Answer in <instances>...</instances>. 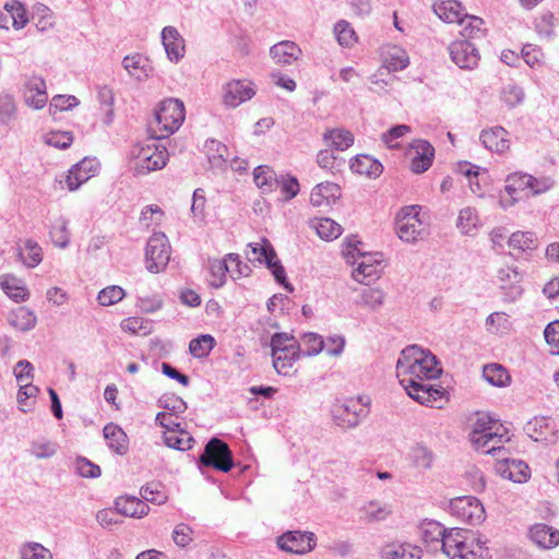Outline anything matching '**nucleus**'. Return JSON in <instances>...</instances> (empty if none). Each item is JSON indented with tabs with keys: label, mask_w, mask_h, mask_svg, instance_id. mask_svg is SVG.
Here are the masks:
<instances>
[{
	"label": "nucleus",
	"mask_w": 559,
	"mask_h": 559,
	"mask_svg": "<svg viewBox=\"0 0 559 559\" xmlns=\"http://www.w3.org/2000/svg\"><path fill=\"white\" fill-rule=\"evenodd\" d=\"M440 374L437 358L429 350L409 345L401 352L396 377L408 396L419 404L432 407L443 396V389L427 383Z\"/></svg>",
	"instance_id": "nucleus-1"
},
{
	"label": "nucleus",
	"mask_w": 559,
	"mask_h": 559,
	"mask_svg": "<svg viewBox=\"0 0 559 559\" xmlns=\"http://www.w3.org/2000/svg\"><path fill=\"white\" fill-rule=\"evenodd\" d=\"M555 181L550 177H534L524 171H514L507 176L504 191L507 198H500V205L503 209L513 206L519 200L524 197L538 195L550 190Z\"/></svg>",
	"instance_id": "nucleus-2"
},
{
	"label": "nucleus",
	"mask_w": 559,
	"mask_h": 559,
	"mask_svg": "<svg viewBox=\"0 0 559 559\" xmlns=\"http://www.w3.org/2000/svg\"><path fill=\"white\" fill-rule=\"evenodd\" d=\"M485 543L472 537L468 531L453 527L449 530V536L443 544V552L450 559H487L488 548Z\"/></svg>",
	"instance_id": "nucleus-3"
},
{
	"label": "nucleus",
	"mask_w": 559,
	"mask_h": 559,
	"mask_svg": "<svg viewBox=\"0 0 559 559\" xmlns=\"http://www.w3.org/2000/svg\"><path fill=\"white\" fill-rule=\"evenodd\" d=\"M186 117L183 103L177 98H167L159 103L150 131L154 139H165L176 132Z\"/></svg>",
	"instance_id": "nucleus-4"
},
{
	"label": "nucleus",
	"mask_w": 559,
	"mask_h": 559,
	"mask_svg": "<svg viewBox=\"0 0 559 559\" xmlns=\"http://www.w3.org/2000/svg\"><path fill=\"white\" fill-rule=\"evenodd\" d=\"M343 254L349 264H356L357 267L353 271V277L359 282L365 283L367 280H373L380 274V264L382 262V254L379 252L368 253L361 252L356 245L350 241L345 243Z\"/></svg>",
	"instance_id": "nucleus-5"
},
{
	"label": "nucleus",
	"mask_w": 559,
	"mask_h": 559,
	"mask_svg": "<svg viewBox=\"0 0 559 559\" xmlns=\"http://www.w3.org/2000/svg\"><path fill=\"white\" fill-rule=\"evenodd\" d=\"M153 138L145 144H138L131 152L134 158V169L139 175L162 169L168 160V152L165 146L159 145Z\"/></svg>",
	"instance_id": "nucleus-6"
},
{
	"label": "nucleus",
	"mask_w": 559,
	"mask_h": 559,
	"mask_svg": "<svg viewBox=\"0 0 559 559\" xmlns=\"http://www.w3.org/2000/svg\"><path fill=\"white\" fill-rule=\"evenodd\" d=\"M421 207L411 205L403 207L396 215V234L405 242H415L426 235V224L420 218Z\"/></svg>",
	"instance_id": "nucleus-7"
},
{
	"label": "nucleus",
	"mask_w": 559,
	"mask_h": 559,
	"mask_svg": "<svg viewBox=\"0 0 559 559\" xmlns=\"http://www.w3.org/2000/svg\"><path fill=\"white\" fill-rule=\"evenodd\" d=\"M171 248L164 233H154L147 241L145 260L146 269L151 273H159L165 270L170 260Z\"/></svg>",
	"instance_id": "nucleus-8"
},
{
	"label": "nucleus",
	"mask_w": 559,
	"mask_h": 559,
	"mask_svg": "<svg viewBox=\"0 0 559 559\" xmlns=\"http://www.w3.org/2000/svg\"><path fill=\"white\" fill-rule=\"evenodd\" d=\"M200 463L227 473L234 466L233 453L226 442L218 438H212L200 456Z\"/></svg>",
	"instance_id": "nucleus-9"
},
{
	"label": "nucleus",
	"mask_w": 559,
	"mask_h": 559,
	"mask_svg": "<svg viewBox=\"0 0 559 559\" xmlns=\"http://www.w3.org/2000/svg\"><path fill=\"white\" fill-rule=\"evenodd\" d=\"M450 511L463 522L472 525L485 520V509L480 501L472 496H462L451 500Z\"/></svg>",
	"instance_id": "nucleus-10"
},
{
	"label": "nucleus",
	"mask_w": 559,
	"mask_h": 559,
	"mask_svg": "<svg viewBox=\"0 0 559 559\" xmlns=\"http://www.w3.org/2000/svg\"><path fill=\"white\" fill-rule=\"evenodd\" d=\"M333 418L337 426L343 428L356 427L368 414L367 405L355 400H348L334 406Z\"/></svg>",
	"instance_id": "nucleus-11"
},
{
	"label": "nucleus",
	"mask_w": 559,
	"mask_h": 559,
	"mask_svg": "<svg viewBox=\"0 0 559 559\" xmlns=\"http://www.w3.org/2000/svg\"><path fill=\"white\" fill-rule=\"evenodd\" d=\"M255 93V85L251 81L231 80L223 87V103L227 107L236 108L250 100Z\"/></svg>",
	"instance_id": "nucleus-12"
},
{
	"label": "nucleus",
	"mask_w": 559,
	"mask_h": 559,
	"mask_svg": "<svg viewBox=\"0 0 559 559\" xmlns=\"http://www.w3.org/2000/svg\"><path fill=\"white\" fill-rule=\"evenodd\" d=\"M497 278L500 288L503 290L506 301L513 302L522 296L523 288L521 283L523 280V274L518 270L516 266L507 265L500 267L497 273Z\"/></svg>",
	"instance_id": "nucleus-13"
},
{
	"label": "nucleus",
	"mask_w": 559,
	"mask_h": 559,
	"mask_svg": "<svg viewBox=\"0 0 559 559\" xmlns=\"http://www.w3.org/2000/svg\"><path fill=\"white\" fill-rule=\"evenodd\" d=\"M277 545L287 552L306 554L316 546V536L309 532L290 531L278 537Z\"/></svg>",
	"instance_id": "nucleus-14"
},
{
	"label": "nucleus",
	"mask_w": 559,
	"mask_h": 559,
	"mask_svg": "<svg viewBox=\"0 0 559 559\" xmlns=\"http://www.w3.org/2000/svg\"><path fill=\"white\" fill-rule=\"evenodd\" d=\"M452 61L461 69H473L478 64V49L467 38L456 39L449 46Z\"/></svg>",
	"instance_id": "nucleus-15"
},
{
	"label": "nucleus",
	"mask_w": 559,
	"mask_h": 559,
	"mask_svg": "<svg viewBox=\"0 0 559 559\" xmlns=\"http://www.w3.org/2000/svg\"><path fill=\"white\" fill-rule=\"evenodd\" d=\"M506 441H509L508 431L500 425L492 432H488L487 436H484V439L477 442L474 449L485 454L497 456L500 461H504L507 450L503 444Z\"/></svg>",
	"instance_id": "nucleus-16"
},
{
	"label": "nucleus",
	"mask_w": 559,
	"mask_h": 559,
	"mask_svg": "<svg viewBox=\"0 0 559 559\" xmlns=\"http://www.w3.org/2000/svg\"><path fill=\"white\" fill-rule=\"evenodd\" d=\"M24 100L34 109H41L48 100L46 82L41 76L32 75L25 81Z\"/></svg>",
	"instance_id": "nucleus-17"
},
{
	"label": "nucleus",
	"mask_w": 559,
	"mask_h": 559,
	"mask_svg": "<svg viewBox=\"0 0 559 559\" xmlns=\"http://www.w3.org/2000/svg\"><path fill=\"white\" fill-rule=\"evenodd\" d=\"M420 535L426 546L432 550H442L445 537L449 536V530L444 528L443 525L433 520H425L420 524Z\"/></svg>",
	"instance_id": "nucleus-18"
},
{
	"label": "nucleus",
	"mask_w": 559,
	"mask_h": 559,
	"mask_svg": "<svg viewBox=\"0 0 559 559\" xmlns=\"http://www.w3.org/2000/svg\"><path fill=\"white\" fill-rule=\"evenodd\" d=\"M530 539L542 549H552L559 545V530L545 523H536L528 530Z\"/></svg>",
	"instance_id": "nucleus-19"
},
{
	"label": "nucleus",
	"mask_w": 559,
	"mask_h": 559,
	"mask_svg": "<svg viewBox=\"0 0 559 559\" xmlns=\"http://www.w3.org/2000/svg\"><path fill=\"white\" fill-rule=\"evenodd\" d=\"M435 148L425 140H417L412 145L411 169L416 174L425 173L432 164Z\"/></svg>",
	"instance_id": "nucleus-20"
},
{
	"label": "nucleus",
	"mask_w": 559,
	"mask_h": 559,
	"mask_svg": "<svg viewBox=\"0 0 559 559\" xmlns=\"http://www.w3.org/2000/svg\"><path fill=\"white\" fill-rule=\"evenodd\" d=\"M382 60V68L390 72H395L405 69L409 64L407 52L394 45H385L380 50Z\"/></svg>",
	"instance_id": "nucleus-21"
},
{
	"label": "nucleus",
	"mask_w": 559,
	"mask_h": 559,
	"mask_svg": "<svg viewBox=\"0 0 559 559\" xmlns=\"http://www.w3.org/2000/svg\"><path fill=\"white\" fill-rule=\"evenodd\" d=\"M97 170V164L93 159L84 158L74 165L67 176V186L70 191L76 190L82 183L86 182Z\"/></svg>",
	"instance_id": "nucleus-22"
},
{
	"label": "nucleus",
	"mask_w": 559,
	"mask_h": 559,
	"mask_svg": "<svg viewBox=\"0 0 559 559\" xmlns=\"http://www.w3.org/2000/svg\"><path fill=\"white\" fill-rule=\"evenodd\" d=\"M479 139L487 150L495 153H503L510 147L508 132L502 127H493L488 130H483Z\"/></svg>",
	"instance_id": "nucleus-23"
},
{
	"label": "nucleus",
	"mask_w": 559,
	"mask_h": 559,
	"mask_svg": "<svg viewBox=\"0 0 559 559\" xmlns=\"http://www.w3.org/2000/svg\"><path fill=\"white\" fill-rule=\"evenodd\" d=\"M107 447L119 455H124L129 450V439L121 427L114 423L107 424L103 429Z\"/></svg>",
	"instance_id": "nucleus-24"
},
{
	"label": "nucleus",
	"mask_w": 559,
	"mask_h": 559,
	"mask_svg": "<svg viewBox=\"0 0 559 559\" xmlns=\"http://www.w3.org/2000/svg\"><path fill=\"white\" fill-rule=\"evenodd\" d=\"M341 197V188L334 182H321L310 193V202L313 206L329 205Z\"/></svg>",
	"instance_id": "nucleus-25"
},
{
	"label": "nucleus",
	"mask_w": 559,
	"mask_h": 559,
	"mask_svg": "<svg viewBox=\"0 0 559 559\" xmlns=\"http://www.w3.org/2000/svg\"><path fill=\"white\" fill-rule=\"evenodd\" d=\"M271 57L278 64H292L301 55V49L292 40H283L270 49Z\"/></svg>",
	"instance_id": "nucleus-26"
},
{
	"label": "nucleus",
	"mask_w": 559,
	"mask_h": 559,
	"mask_svg": "<svg viewBox=\"0 0 559 559\" xmlns=\"http://www.w3.org/2000/svg\"><path fill=\"white\" fill-rule=\"evenodd\" d=\"M115 507L118 514L131 518L140 519L150 512L147 503L136 497H120L116 499Z\"/></svg>",
	"instance_id": "nucleus-27"
},
{
	"label": "nucleus",
	"mask_w": 559,
	"mask_h": 559,
	"mask_svg": "<svg viewBox=\"0 0 559 559\" xmlns=\"http://www.w3.org/2000/svg\"><path fill=\"white\" fill-rule=\"evenodd\" d=\"M122 64L129 75L138 81L148 78L152 72L150 60L140 53L126 56Z\"/></svg>",
	"instance_id": "nucleus-28"
},
{
	"label": "nucleus",
	"mask_w": 559,
	"mask_h": 559,
	"mask_svg": "<svg viewBox=\"0 0 559 559\" xmlns=\"http://www.w3.org/2000/svg\"><path fill=\"white\" fill-rule=\"evenodd\" d=\"M433 12L445 23H459L464 14L461 2L456 0H442L435 2Z\"/></svg>",
	"instance_id": "nucleus-29"
},
{
	"label": "nucleus",
	"mask_w": 559,
	"mask_h": 559,
	"mask_svg": "<svg viewBox=\"0 0 559 559\" xmlns=\"http://www.w3.org/2000/svg\"><path fill=\"white\" fill-rule=\"evenodd\" d=\"M349 167L354 173L368 177H378L383 170V166L379 160L365 154L354 157L350 160Z\"/></svg>",
	"instance_id": "nucleus-30"
},
{
	"label": "nucleus",
	"mask_w": 559,
	"mask_h": 559,
	"mask_svg": "<svg viewBox=\"0 0 559 559\" xmlns=\"http://www.w3.org/2000/svg\"><path fill=\"white\" fill-rule=\"evenodd\" d=\"M253 180L262 193H270L278 188L276 173L266 165H260L254 168Z\"/></svg>",
	"instance_id": "nucleus-31"
},
{
	"label": "nucleus",
	"mask_w": 559,
	"mask_h": 559,
	"mask_svg": "<svg viewBox=\"0 0 559 559\" xmlns=\"http://www.w3.org/2000/svg\"><path fill=\"white\" fill-rule=\"evenodd\" d=\"M323 140L328 146L336 151H345L354 144L353 133L342 128L325 131Z\"/></svg>",
	"instance_id": "nucleus-32"
},
{
	"label": "nucleus",
	"mask_w": 559,
	"mask_h": 559,
	"mask_svg": "<svg viewBox=\"0 0 559 559\" xmlns=\"http://www.w3.org/2000/svg\"><path fill=\"white\" fill-rule=\"evenodd\" d=\"M4 16H8V23L11 22L15 31L22 29L29 21L25 5L17 0L4 4Z\"/></svg>",
	"instance_id": "nucleus-33"
},
{
	"label": "nucleus",
	"mask_w": 559,
	"mask_h": 559,
	"mask_svg": "<svg viewBox=\"0 0 559 559\" xmlns=\"http://www.w3.org/2000/svg\"><path fill=\"white\" fill-rule=\"evenodd\" d=\"M246 255L249 261L266 264L276 258V252L271 242L263 239L262 243H249Z\"/></svg>",
	"instance_id": "nucleus-34"
},
{
	"label": "nucleus",
	"mask_w": 559,
	"mask_h": 559,
	"mask_svg": "<svg viewBox=\"0 0 559 559\" xmlns=\"http://www.w3.org/2000/svg\"><path fill=\"white\" fill-rule=\"evenodd\" d=\"M501 424L493 419L488 414H478L477 419L473 425V430L469 433V440L473 447L484 439L488 432H492Z\"/></svg>",
	"instance_id": "nucleus-35"
},
{
	"label": "nucleus",
	"mask_w": 559,
	"mask_h": 559,
	"mask_svg": "<svg viewBox=\"0 0 559 559\" xmlns=\"http://www.w3.org/2000/svg\"><path fill=\"white\" fill-rule=\"evenodd\" d=\"M480 226V219L474 207L467 206L460 211L456 227L463 235L474 236Z\"/></svg>",
	"instance_id": "nucleus-36"
},
{
	"label": "nucleus",
	"mask_w": 559,
	"mask_h": 559,
	"mask_svg": "<svg viewBox=\"0 0 559 559\" xmlns=\"http://www.w3.org/2000/svg\"><path fill=\"white\" fill-rule=\"evenodd\" d=\"M204 150L212 168H222L226 164L228 150L222 142L214 139L206 140Z\"/></svg>",
	"instance_id": "nucleus-37"
},
{
	"label": "nucleus",
	"mask_w": 559,
	"mask_h": 559,
	"mask_svg": "<svg viewBox=\"0 0 559 559\" xmlns=\"http://www.w3.org/2000/svg\"><path fill=\"white\" fill-rule=\"evenodd\" d=\"M8 320L13 328L26 332L36 325L37 318L35 313L26 307H19L9 314Z\"/></svg>",
	"instance_id": "nucleus-38"
},
{
	"label": "nucleus",
	"mask_w": 559,
	"mask_h": 559,
	"mask_svg": "<svg viewBox=\"0 0 559 559\" xmlns=\"http://www.w3.org/2000/svg\"><path fill=\"white\" fill-rule=\"evenodd\" d=\"M0 286L3 292L14 301L20 302L28 298L29 293L20 280L11 275L0 277Z\"/></svg>",
	"instance_id": "nucleus-39"
},
{
	"label": "nucleus",
	"mask_w": 559,
	"mask_h": 559,
	"mask_svg": "<svg viewBox=\"0 0 559 559\" xmlns=\"http://www.w3.org/2000/svg\"><path fill=\"white\" fill-rule=\"evenodd\" d=\"M301 349L292 348V352L272 353L273 367L278 374H288L293 365L300 358Z\"/></svg>",
	"instance_id": "nucleus-40"
},
{
	"label": "nucleus",
	"mask_w": 559,
	"mask_h": 559,
	"mask_svg": "<svg viewBox=\"0 0 559 559\" xmlns=\"http://www.w3.org/2000/svg\"><path fill=\"white\" fill-rule=\"evenodd\" d=\"M413 465L419 469H430L433 465L436 455L431 449L423 443L415 444L409 452Z\"/></svg>",
	"instance_id": "nucleus-41"
},
{
	"label": "nucleus",
	"mask_w": 559,
	"mask_h": 559,
	"mask_svg": "<svg viewBox=\"0 0 559 559\" xmlns=\"http://www.w3.org/2000/svg\"><path fill=\"white\" fill-rule=\"evenodd\" d=\"M19 257L27 267H35L43 261V249L37 241L26 239L24 247L19 248Z\"/></svg>",
	"instance_id": "nucleus-42"
},
{
	"label": "nucleus",
	"mask_w": 559,
	"mask_h": 559,
	"mask_svg": "<svg viewBox=\"0 0 559 559\" xmlns=\"http://www.w3.org/2000/svg\"><path fill=\"white\" fill-rule=\"evenodd\" d=\"M164 442L168 448L187 451L192 448L194 439L187 430L181 428L176 431H165Z\"/></svg>",
	"instance_id": "nucleus-43"
},
{
	"label": "nucleus",
	"mask_w": 559,
	"mask_h": 559,
	"mask_svg": "<svg viewBox=\"0 0 559 559\" xmlns=\"http://www.w3.org/2000/svg\"><path fill=\"white\" fill-rule=\"evenodd\" d=\"M391 513V509L386 503L371 500L360 508L361 519L367 522L383 521Z\"/></svg>",
	"instance_id": "nucleus-44"
},
{
	"label": "nucleus",
	"mask_w": 559,
	"mask_h": 559,
	"mask_svg": "<svg viewBox=\"0 0 559 559\" xmlns=\"http://www.w3.org/2000/svg\"><path fill=\"white\" fill-rule=\"evenodd\" d=\"M32 21L35 23L38 32H48L55 24L52 11L43 3L33 7Z\"/></svg>",
	"instance_id": "nucleus-45"
},
{
	"label": "nucleus",
	"mask_w": 559,
	"mask_h": 559,
	"mask_svg": "<svg viewBox=\"0 0 559 559\" xmlns=\"http://www.w3.org/2000/svg\"><path fill=\"white\" fill-rule=\"evenodd\" d=\"M421 549L418 546L404 543L397 546L388 547L386 559H421Z\"/></svg>",
	"instance_id": "nucleus-46"
},
{
	"label": "nucleus",
	"mask_w": 559,
	"mask_h": 559,
	"mask_svg": "<svg viewBox=\"0 0 559 559\" xmlns=\"http://www.w3.org/2000/svg\"><path fill=\"white\" fill-rule=\"evenodd\" d=\"M507 465L506 468L502 471V475L508 477L510 480L514 483H524L530 477V467L527 464H525L522 461H509L508 459L504 460Z\"/></svg>",
	"instance_id": "nucleus-47"
},
{
	"label": "nucleus",
	"mask_w": 559,
	"mask_h": 559,
	"mask_svg": "<svg viewBox=\"0 0 559 559\" xmlns=\"http://www.w3.org/2000/svg\"><path fill=\"white\" fill-rule=\"evenodd\" d=\"M215 344V338L212 335L202 334L190 341L189 352L195 358H204L209 356Z\"/></svg>",
	"instance_id": "nucleus-48"
},
{
	"label": "nucleus",
	"mask_w": 559,
	"mask_h": 559,
	"mask_svg": "<svg viewBox=\"0 0 559 559\" xmlns=\"http://www.w3.org/2000/svg\"><path fill=\"white\" fill-rule=\"evenodd\" d=\"M486 381L495 386H506L510 382V376L504 367L498 364L486 365L483 370Z\"/></svg>",
	"instance_id": "nucleus-49"
},
{
	"label": "nucleus",
	"mask_w": 559,
	"mask_h": 559,
	"mask_svg": "<svg viewBox=\"0 0 559 559\" xmlns=\"http://www.w3.org/2000/svg\"><path fill=\"white\" fill-rule=\"evenodd\" d=\"M17 106L14 97L9 93L0 94V126H9L16 119Z\"/></svg>",
	"instance_id": "nucleus-50"
},
{
	"label": "nucleus",
	"mask_w": 559,
	"mask_h": 559,
	"mask_svg": "<svg viewBox=\"0 0 559 559\" xmlns=\"http://www.w3.org/2000/svg\"><path fill=\"white\" fill-rule=\"evenodd\" d=\"M313 227L316 228L318 236L326 241L336 239L342 234L341 225L328 217L317 219Z\"/></svg>",
	"instance_id": "nucleus-51"
},
{
	"label": "nucleus",
	"mask_w": 559,
	"mask_h": 559,
	"mask_svg": "<svg viewBox=\"0 0 559 559\" xmlns=\"http://www.w3.org/2000/svg\"><path fill=\"white\" fill-rule=\"evenodd\" d=\"M298 346L302 356H316L324 348V341L319 334L309 332L302 334Z\"/></svg>",
	"instance_id": "nucleus-52"
},
{
	"label": "nucleus",
	"mask_w": 559,
	"mask_h": 559,
	"mask_svg": "<svg viewBox=\"0 0 559 559\" xmlns=\"http://www.w3.org/2000/svg\"><path fill=\"white\" fill-rule=\"evenodd\" d=\"M97 99L100 104V109L104 111L105 118L104 123L109 126L114 120V103L115 96L111 88L102 86L97 92Z\"/></svg>",
	"instance_id": "nucleus-53"
},
{
	"label": "nucleus",
	"mask_w": 559,
	"mask_h": 559,
	"mask_svg": "<svg viewBox=\"0 0 559 559\" xmlns=\"http://www.w3.org/2000/svg\"><path fill=\"white\" fill-rule=\"evenodd\" d=\"M359 297H360V299L358 301L359 305H361L366 308H369L371 310H376L383 305L385 294L383 293V290H381L379 288L366 287V288L361 289Z\"/></svg>",
	"instance_id": "nucleus-54"
},
{
	"label": "nucleus",
	"mask_w": 559,
	"mask_h": 559,
	"mask_svg": "<svg viewBox=\"0 0 559 559\" xmlns=\"http://www.w3.org/2000/svg\"><path fill=\"white\" fill-rule=\"evenodd\" d=\"M58 451V444L53 441L46 439L34 440L31 443L29 452L38 460L50 459Z\"/></svg>",
	"instance_id": "nucleus-55"
},
{
	"label": "nucleus",
	"mask_w": 559,
	"mask_h": 559,
	"mask_svg": "<svg viewBox=\"0 0 559 559\" xmlns=\"http://www.w3.org/2000/svg\"><path fill=\"white\" fill-rule=\"evenodd\" d=\"M21 559H52L49 549L39 543H26L20 549Z\"/></svg>",
	"instance_id": "nucleus-56"
},
{
	"label": "nucleus",
	"mask_w": 559,
	"mask_h": 559,
	"mask_svg": "<svg viewBox=\"0 0 559 559\" xmlns=\"http://www.w3.org/2000/svg\"><path fill=\"white\" fill-rule=\"evenodd\" d=\"M162 43L168 58L178 61L185 55L183 37H162Z\"/></svg>",
	"instance_id": "nucleus-57"
},
{
	"label": "nucleus",
	"mask_w": 559,
	"mask_h": 559,
	"mask_svg": "<svg viewBox=\"0 0 559 559\" xmlns=\"http://www.w3.org/2000/svg\"><path fill=\"white\" fill-rule=\"evenodd\" d=\"M317 163L321 168L334 173L340 170L344 160L338 158L331 148H324L318 153Z\"/></svg>",
	"instance_id": "nucleus-58"
},
{
	"label": "nucleus",
	"mask_w": 559,
	"mask_h": 559,
	"mask_svg": "<svg viewBox=\"0 0 559 559\" xmlns=\"http://www.w3.org/2000/svg\"><path fill=\"white\" fill-rule=\"evenodd\" d=\"M141 497L151 503L160 506L167 501L166 493L162 490L160 484L150 483L142 487Z\"/></svg>",
	"instance_id": "nucleus-59"
},
{
	"label": "nucleus",
	"mask_w": 559,
	"mask_h": 559,
	"mask_svg": "<svg viewBox=\"0 0 559 559\" xmlns=\"http://www.w3.org/2000/svg\"><path fill=\"white\" fill-rule=\"evenodd\" d=\"M50 238L56 247L67 248L70 243V233L68 229V221L60 218L59 224L50 230Z\"/></svg>",
	"instance_id": "nucleus-60"
},
{
	"label": "nucleus",
	"mask_w": 559,
	"mask_h": 559,
	"mask_svg": "<svg viewBox=\"0 0 559 559\" xmlns=\"http://www.w3.org/2000/svg\"><path fill=\"white\" fill-rule=\"evenodd\" d=\"M272 353L292 352V348H299L298 342L287 333H275L271 338Z\"/></svg>",
	"instance_id": "nucleus-61"
},
{
	"label": "nucleus",
	"mask_w": 559,
	"mask_h": 559,
	"mask_svg": "<svg viewBox=\"0 0 559 559\" xmlns=\"http://www.w3.org/2000/svg\"><path fill=\"white\" fill-rule=\"evenodd\" d=\"M457 24L463 28L460 32V35H473L474 33L486 32V29L483 27L485 22L481 17L469 15L465 12Z\"/></svg>",
	"instance_id": "nucleus-62"
},
{
	"label": "nucleus",
	"mask_w": 559,
	"mask_h": 559,
	"mask_svg": "<svg viewBox=\"0 0 559 559\" xmlns=\"http://www.w3.org/2000/svg\"><path fill=\"white\" fill-rule=\"evenodd\" d=\"M281 190L282 200L289 201L299 192V182L296 177L282 176L278 178V188Z\"/></svg>",
	"instance_id": "nucleus-63"
},
{
	"label": "nucleus",
	"mask_w": 559,
	"mask_h": 559,
	"mask_svg": "<svg viewBox=\"0 0 559 559\" xmlns=\"http://www.w3.org/2000/svg\"><path fill=\"white\" fill-rule=\"evenodd\" d=\"M524 91L521 86L509 83L501 91V99L510 107H515L524 99Z\"/></svg>",
	"instance_id": "nucleus-64"
}]
</instances>
